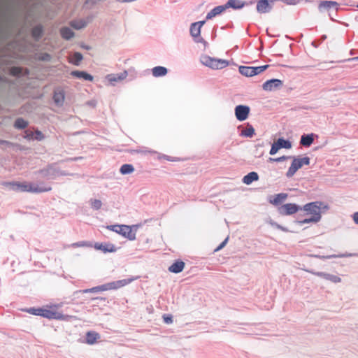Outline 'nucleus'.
<instances>
[{
	"label": "nucleus",
	"mask_w": 358,
	"mask_h": 358,
	"mask_svg": "<svg viewBox=\"0 0 358 358\" xmlns=\"http://www.w3.org/2000/svg\"><path fill=\"white\" fill-rule=\"evenodd\" d=\"M306 215H310L309 218L298 221V224L302 225L308 223H317L320 221L322 213L329 209L327 204L321 201H315L306 203L302 208Z\"/></svg>",
	"instance_id": "obj_1"
},
{
	"label": "nucleus",
	"mask_w": 358,
	"mask_h": 358,
	"mask_svg": "<svg viewBox=\"0 0 358 358\" xmlns=\"http://www.w3.org/2000/svg\"><path fill=\"white\" fill-rule=\"evenodd\" d=\"M5 185L10 187V188L15 191L27 192L31 193H41L45 192H49L52 189L50 186L48 187H40L33 183L28 182H6Z\"/></svg>",
	"instance_id": "obj_2"
},
{
	"label": "nucleus",
	"mask_w": 358,
	"mask_h": 358,
	"mask_svg": "<svg viewBox=\"0 0 358 358\" xmlns=\"http://www.w3.org/2000/svg\"><path fill=\"white\" fill-rule=\"evenodd\" d=\"M136 279H137V278H127V279L120 280L106 283L101 286L94 287H92L90 289H86L84 290H80L79 292H82V293H89V292H99V291L117 289L119 288H121L122 287H124V286L129 285V283H131Z\"/></svg>",
	"instance_id": "obj_3"
},
{
	"label": "nucleus",
	"mask_w": 358,
	"mask_h": 358,
	"mask_svg": "<svg viewBox=\"0 0 358 358\" xmlns=\"http://www.w3.org/2000/svg\"><path fill=\"white\" fill-rule=\"evenodd\" d=\"M107 228L115 231L130 241L136 239V231L138 228L137 225L128 226L124 224H115L108 226Z\"/></svg>",
	"instance_id": "obj_4"
},
{
	"label": "nucleus",
	"mask_w": 358,
	"mask_h": 358,
	"mask_svg": "<svg viewBox=\"0 0 358 358\" xmlns=\"http://www.w3.org/2000/svg\"><path fill=\"white\" fill-rule=\"evenodd\" d=\"M60 306L61 305L59 304H55L43 308L41 316L48 319H55L58 320H69L71 318V316L63 315L62 313L58 311Z\"/></svg>",
	"instance_id": "obj_5"
},
{
	"label": "nucleus",
	"mask_w": 358,
	"mask_h": 358,
	"mask_svg": "<svg viewBox=\"0 0 358 358\" xmlns=\"http://www.w3.org/2000/svg\"><path fill=\"white\" fill-rule=\"evenodd\" d=\"M202 63L213 69H222L229 66V62L227 60L213 58L209 56H204L201 59Z\"/></svg>",
	"instance_id": "obj_6"
},
{
	"label": "nucleus",
	"mask_w": 358,
	"mask_h": 358,
	"mask_svg": "<svg viewBox=\"0 0 358 358\" xmlns=\"http://www.w3.org/2000/svg\"><path fill=\"white\" fill-rule=\"evenodd\" d=\"M309 164L310 158L308 157L303 158H294L292 164L286 173V176L288 178L293 176L294 173L303 166V165H308Z\"/></svg>",
	"instance_id": "obj_7"
},
{
	"label": "nucleus",
	"mask_w": 358,
	"mask_h": 358,
	"mask_svg": "<svg viewBox=\"0 0 358 358\" xmlns=\"http://www.w3.org/2000/svg\"><path fill=\"white\" fill-rule=\"evenodd\" d=\"M268 67V65H264L259 66H241L239 67V72L241 74L245 76L250 77L261 73L262 72L264 71Z\"/></svg>",
	"instance_id": "obj_8"
},
{
	"label": "nucleus",
	"mask_w": 358,
	"mask_h": 358,
	"mask_svg": "<svg viewBox=\"0 0 358 358\" xmlns=\"http://www.w3.org/2000/svg\"><path fill=\"white\" fill-rule=\"evenodd\" d=\"M300 207L295 203H286L278 208V212L282 215H290L299 211Z\"/></svg>",
	"instance_id": "obj_9"
},
{
	"label": "nucleus",
	"mask_w": 358,
	"mask_h": 358,
	"mask_svg": "<svg viewBox=\"0 0 358 358\" xmlns=\"http://www.w3.org/2000/svg\"><path fill=\"white\" fill-rule=\"evenodd\" d=\"M250 112L249 107L243 105H238L235 108V115L239 121H243L248 117Z\"/></svg>",
	"instance_id": "obj_10"
},
{
	"label": "nucleus",
	"mask_w": 358,
	"mask_h": 358,
	"mask_svg": "<svg viewBox=\"0 0 358 358\" xmlns=\"http://www.w3.org/2000/svg\"><path fill=\"white\" fill-rule=\"evenodd\" d=\"M282 85V80L279 79H271L265 82L262 87L265 91H272L280 88Z\"/></svg>",
	"instance_id": "obj_11"
},
{
	"label": "nucleus",
	"mask_w": 358,
	"mask_h": 358,
	"mask_svg": "<svg viewBox=\"0 0 358 358\" xmlns=\"http://www.w3.org/2000/svg\"><path fill=\"white\" fill-rule=\"evenodd\" d=\"M338 3L334 1H322L318 5V8L320 11L329 10L330 9L338 10Z\"/></svg>",
	"instance_id": "obj_12"
},
{
	"label": "nucleus",
	"mask_w": 358,
	"mask_h": 358,
	"mask_svg": "<svg viewBox=\"0 0 358 358\" xmlns=\"http://www.w3.org/2000/svg\"><path fill=\"white\" fill-rule=\"evenodd\" d=\"M275 0H259L257 4V10L260 13H266L270 11L271 6L268 1L273 2Z\"/></svg>",
	"instance_id": "obj_13"
},
{
	"label": "nucleus",
	"mask_w": 358,
	"mask_h": 358,
	"mask_svg": "<svg viewBox=\"0 0 358 358\" xmlns=\"http://www.w3.org/2000/svg\"><path fill=\"white\" fill-rule=\"evenodd\" d=\"M204 23V21H200L192 24L190 27V34L193 38H197L200 36L201 29Z\"/></svg>",
	"instance_id": "obj_14"
},
{
	"label": "nucleus",
	"mask_w": 358,
	"mask_h": 358,
	"mask_svg": "<svg viewBox=\"0 0 358 358\" xmlns=\"http://www.w3.org/2000/svg\"><path fill=\"white\" fill-rule=\"evenodd\" d=\"M94 248L104 252H113L116 251L115 246L112 243H95Z\"/></svg>",
	"instance_id": "obj_15"
},
{
	"label": "nucleus",
	"mask_w": 358,
	"mask_h": 358,
	"mask_svg": "<svg viewBox=\"0 0 358 358\" xmlns=\"http://www.w3.org/2000/svg\"><path fill=\"white\" fill-rule=\"evenodd\" d=\"M227 9V6L225 5L218 6L212 9L206 15L207 20H210L213 17L221 14Z\"/></svg>",
	"instance_id": "obj_16"
},
{
	"label": "nucleus",
	"mask_w": 358,
	"mask_h": 358,
	"mask_svg": "<svg viewBox=\"0 0 358 358\" xmlns=\"http://www.w3.org/2000/svg\"><path fill=\"white\" fill-rule=\"evenodd\" d=\"M287 198V194L286 193H280L274 195L271 199H270L269 201L271 203L277 206L285 201Z\"/></svg>",
	"instance_id": "obj_17"
},
{
	"label": "nucleus",
	"mask_w": 358,
	"mask_h": 358,
	"mask_svg": "<svg viewBox=\"0 0 358 358\" xmlns=\"http://www.w3.org/2000/svg\"><path fill=\"white\" fill-rule=\"evenodd\" d=\"M71 74L73 76V77H76V78H82V79H84L85 80H89V81H93L94 80V78L92 75L87 73V72L85 71H73L71 73Z\"/></svg>",
	"instance_id": "obj_18"
},
{
	"label": "nucleus",
	"mask_w": 358,
	"mask_h": 358,
	"mask_svg": "<svg viewBox=\"0 0 358 358\" xmlns=\"http://www.w3.org/2000/svg\"><path fill=\"white\" fill-rule=\"evenodd\" d=\"M314 274L317 276L323 278L326 280H330L335 283L340 282L341 281V278H339L338 276L325 273L323 272H317V273H314Z\"/></svg>",
	"instance_id": "obj_19"
},
{
	"label": "nucleus",
	"mask_w": 358,
	"mask_h": 358,
	"mask_svg": "<svg viewBox=\"0 0 358 358\" xmlns=\"http://www.w3.org/2000/svg\"><path fill=\"white\" fill-rule=\"evenodd\" d=\"M128 73L127 71H124L123 72L119 74H110L107 76L108 80L113 82H117L125 79L127 76Z\"/></svg>",
	"instance_id": "obj_20"
},
{
	"label": "nucleus",
	"mask_w": 358,
	"mask_h": 358,
	"mask_svg": "<svg viewBox=\"0 0 358 358\" xmlns=\"http://www.w3.org/2000/svg\"><path fill=\"white\" fill-rule=\"evenodd\" d=\"M185 267V263L182 261H177L174 262L169 268V271L171 273H178L181 272Z\"/></svg>",
	"instance_id": "obj_21"
},
{
	"label": "nucleus",
	"mask_w": 358,
	"mask_h": 358,
	"mask_svg": "<svg viewBox=\"0 0 358 358\" xmlns=\"http://www.w3.org/2000/svg\"><path fill=\"white\" fill-rule=\"evenodd\" d=\"M100 338V335L95 331H89L86 334V343L90 345L94 344Z\"/></svg>",
	"instance_id": "obj_22"
},
{
	"label": "nucleus",
	"mask_w": 358,
	"mask_h": 358,
	"mask_svg": "<svg viewBox=\"0 0 358 358\" xmlns=\"http://www.w3.org/2000/svg\"><path fill=\"white\" fill-rule=\"evenodd\" d=\"M258 174L256 172L252 171L243 177V182L246 185H250L252 182L258 180Z\"/></svg>",
	"instance_id": "obj_23"
},
{
	"label": "nucleus",
	"mask_w": 358,
	"mask_h": 358,
	"mask_svg": "<svg viewBox=\"0 0 358 358\" xmlns=\"http://www.w3.org/2000/svg\"><path fill=\"white\" fill-rule=\"evenodd\" d=\"M245 6V3L240 0H229L227 3L225 4L227 8H233L234 9H239L243 8Z\"/></svg>",
	"instance_id": "obj_24"
},
{
	"label": "nucleus",
	"mask_w": 358,
	"mask_h": 358,
	"mask_svg": "<svg viewBox=\"0 0 358 358\" xmlns=\"http://www.w3.org/2000/svg\"><path fill=\"white\" fill-rule=\"evenodd\" d=\"M53 99L55 102L58 104L61 105L63 103L64 101V92L62 90H57L54 92Z\"/></svg>",
	"instance_id": "obj_25"
},
{
	"label": "nucleus",
	"mask_w": 358,
	"mask_h": 358,
	"mask_svg": "<svg viewBox=\"0 0 358 358\" xmlns=\"http://www.w3.org/2000/svg\"><path fill=\"white\" fill-rule=\"evenodd\" d=\"M314 141L313 134H308V135H303L301 138L300 143L305 146V147H309Z\"/></svg>",
	"instance_id": "obj_26"
},
{
	"label": "nucleus",
	"mask_w": 358,
	"mask_h": 358,
	"mask_svg": "<svg viewBox=\"0 0 358 358\" xmlns=\"http://www.w3.org/2000/svg\"><path fill=\"white\" fill-rule=\"evenodd\" d=\"M152 75L155 77L164 76L167 73V69L164 66H156L152 70Z\"/></svg>",
	"instance_id": "obj_27"
},
{
	"label": "nucleus",
	"mask_w": 358,
	"mask_h": 358,
	"mask_svg": "<svg viewBox=\"0 0 358 358\" xmlns=\"http://www.w3.org/2000/svg\"><path fill=\"white\" fill-rule=\"evenodd\" d=\"M83 59V55L80 52H75L71 57L69 59V62L74 65H79L80 62Z\"/></svg>",
	"instance_id": "obj_28"
},
{
	"label": "nucleus",
	"mask_w": 358,
	"mask_h": 358,
	"mask_svg": "<svg viewBox=\"0 0 358 358\" xmlns=\"http://www.w3.org/2000/svg\"><path fill=\"white\" fill-rule=\"evenodd\" d=\"M275 143L278 145V148H286L289 149L292 147V143L287 140H285L283 138H278V141L275 142Z\"/></svg>",
	"instance_id": "obj_29"
},
{
	"label": "nucleus",
	"mask_w": 358,
	"mask_h": 358,
	"mask_svg": "<svg viewBox=\"0 0 358 358\" xmlns=\"http://www.w3.org/2000/svg\"><path fill=\"white\" fill-rule=\"evenodd\" d=\"M60 33L62 36L65 39H70L73 36V31L68 27L62 28L60 30Z\"/></svg>",
	"instance_id": "obj_30"
},
{
	"label": "nucleus",
	"mask_w": 358,
	"mask_h": 358,
	"mask_svg": "<svg viewBox=\"0 0 358 358\" xmlns=\"http://www.w3.org/2000/svg\"><path fill=\"white\" fill-rule=\"evenodd\" d=\"M134 171V166L131 164H123L120 169V173L123 175L131 173Z\"/></svg>",
	"instance_id": "obj_31"
},
{
	"label": "nucleus",
	"mask_w": 358,
	"mask_h": 358,
	"mask_svg": "<svg viewBox=\"0 0 358 358\" xmlns=\"http://www.w3.org/2000/svg\"><path fill=\"white\" fill-rule=\"evenodd\" d=\"M255 134V129L252 125H248L245 129L241 131V136L245 137H252Z\"/></svg>",
	"instance_id": "obj_32"
},
{
	"label": "nucleus",
	"mask_w": 358,
	"mask_h": 358,
	"mask_svg": "<svg viewBox=\"0 0 358 358\" xmlns=\"http://www.w3.org/2000/svg\"><path fill=\"white\" fill-rule=\"evenodd\" d=\"M27 124H28V123L27 121H25L22 118H18L15 122L14 125H15V127H16L17 129H24L25 127H27Z\"/></svg>",
	"instance_id": "obj_33"
},
{
	"label": "nucleus",
	"mask_w": 358,
	"mask_h": 358,
	"mask_svg": "<svg viewBox=\"0 0 358 358\" xmlns=\"http://www.w3.org/2000/svg\"><path fill=\"white\" fill-rule=\"evenodd\" d=\"M42 35V27L40 26L35 27L32 29V36L35 38H38Z\"/></svg>",
	"instance_id": "obj_34"
},
{
	"label": "nucleus",
	"mask_w": 358,
	"mask_h": 358,
	"mask_svg": "<svg viewBox=\"0 0 358 358\" xmlns=\"http://www.w3.org/2000/svg\"><path fill=\"white\" fill-rule=\"evenodd\" d=\"M92 245L86 241H80L77 243H73L69 245V247L72 248H79V247H90Z\"/></svg>",
	"instance_id": "obj_35"
},
{
	"label": "nucleus",
	"mask_w": 358,
	"mask_h": 358,
	"mask_svg": "<svg viewBox=\"0 0 358 358\" xmlns=\"http://www.w3.org/2000/svg\"><path fill=\"white\" fill-rule=\"evenodd\" d=\"M71 25L73 27H74L75 29H82L83 27H85L86 23L83 21H79V22L73 21V22H71Z\"/></svg>",
	"instance_id": "obj_36"
},
{
	"label": "nucleus",
	"mask_w": 358,
	"mask_h": 358,
	"mask_svg": "<svg viewBox=\"0 0 358 358\" xmlns=\"http://www.w3.org/2000/svg\"><path fill=\"white\" fill-rule=\"evenodd\" d=\"M91 205L94 209L99 210L101 208L102 203L99 199H94L92 201Z\"/></svg>",
	"instance_id": "obj_37"
},
{
	"label": "nucleus",
	"mask_w": 358,
	"mask_h": 358,
	"mask_svg": "<svg viewBox=\"0 0 358 358\" xmlns=\"http://www.w3.org/2000/svg\"><path fill=\"white\" fill-rule=\"evenodd\" d=\"M22 73V69L20 67H12L10 69V73L13 76H19Z\"/></svg>",
	"instance_id": "obj_38"
},
{
	"label": "nucleus",
	"mask_w": 358,
	"mask_h": 358,
	"mask_svg": "<svg viewBox=\"0 0 358 358\" xmlns=\"http://www.w3.org/2000/svg\"><path fill=\"white\" fill-rule=\"evenodd\" d=\"M28 312L31 314L35 315H40L41 316V313L43 312V308H30Z\"/></svg>",
	"instance_id": "obj_39"
},
{
	"label": "nucleus",
	"mask_w": 358,
	"mask_h": 358,
	"mask_svg": "<svg viewBox=\"0 0 358 358\" xmlns=\"http://www.w3.org/2000/svg\"><path fill=\"white\" fill-rule=\"evenodd\" d=\"M289 157H287V156H282V157H278V158H269V162H283L285 160H286L287 159H288Z\"/></svg>",
	"instance_id": "obj_40"
},
{
	"label": "nucleus",
	"mask_w": 358,
	"mask_h": 358,
	"mask_svg": "<svg viewBox=\"0 0 358 358\" xmlns=\"http://www.w3.org/2000/svg\"><path fill=\"white\" fill-rule=\"evenodd\" d=\"M278 150H280V148H278V145L275 143H274L272 145L271 148L270 150V155H275L278 151Z\"/></svg>",
	"instance_id": "obj_41"
},
{
	"label": "nucleus",
	"mask_w": 358,
	"mask_h": 358,
	"mask_svg": "<svg viewBox=\"0 0 358 358\" xmlns=\"http://www.w3.org/2000/svg\"><path fill=\"white\" fill-rule=\"evenodd\" d=\"M52 169V166H48L46 169L41 170L40 173H43L45 176H47L50 174V171Z\"/></svg>",
	"instance_id": "obj_42"
},
{
	"label": "nucleus",
	"mask_w": 358,
	"mask_h": 358,
	"mask_svg": "<svg viewBox=\"0 0 358 358\" xmlns=\"http://www.w3.org/2000/svg\"><path fill=\"white\" fill-rule=\"evenodd\" d=\"M35 134H36V137H35V138H36V139H38V140H41V139H43V134H42L41 131H36L35 132Z\"/></svg>",
	"instance_id": "obj_43"
},
{
	"label": "nucleus",
	"mask_w": 358,
	"mask_h": 358,
	"mask_svg": "<svg viewBox=\"0 0 358 358\" xmlns=\"http://www.w3.org/2000/svg\"><path fill=\"white\" fill-rule=\"evenodd\" d=\"M227 238H226L215 250V251L217 252V251H219L220 250H221L227 243Z\"/></svg>",
	"instance_id": "obj_44"
},
{
	"label": "nucleus",
	"mask_w": 358,
	"mask_h": 358,
	"mask_svg": "<svg viewBox=\"0 0 358 358\" xmlns=\"http://www.w3.org/2000/svg\"><path fill=\"white\" fill-rule=\"evenodd\" d=\"M164 320L166 323L169 324V323H171L172 322V318L170 316H168V315H164Z\"/></svg>",
	"instance_id": "obj_45"
},
{
	"label": "nucleus",
	"mask_w": 358,
	"mask_h": 358,
	"mask_svg": "<svg viewBox=\"0 0 358 358\" xmlns=\"http://www.w3.org/2000/svg\"><path fill=\"white\" fill-rule=\"evenodd\" d=\"M353 220L356 224H358V212H356L353 214Z\"/></svg>",
	"instance_id": "obj_46"
},
{
	"label": "nucleus",
	"mask_w": 358,
	"mask_h": 358,
	"mask_svg": "<svg viewBox=\"0 0 358 358\" xmlns=\"http://www.w3.org/2000/svg\"><path fill=\"white\" fill-rule=\"evenodd\" d=\"M50 59V55H48V54H45L42 58L41 59L43 60H49Z\"/></svg>",
	"instance_id": "obj_47"
},
{
	"label": "nucleus",
	"mask_w": 358,
	"mask_h": 358,
	"mask_svg": "<svg viewBox=\"0 0 358 358\" xmlns=\"http://www.w3.org/2000/svg\"><path fill=\"white\" fill-rule=\"evenodd\" d=\"M352 60H357V59H358V57H354V58H352Z\"/></svg>",
	"instance_id": "obj_48"
},
{
	"label": "nucleus",
	"mask_w": 358,
	"mask_h": 358,
	"mask_svg": "<svg viewBox=\"0 0 358 358\" xmlns=\"http://www.w3.org/2000/svg\"><path fill=\"white\" fill-rule=\"evenodd\" d=\"M357 7H358V5H357Z\"/></svg>",
	"instance_id": "obj_49"
}]
</instances>
